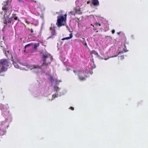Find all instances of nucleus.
<instances>
[{"mask_svg": "<svg viewBox=\"0 0 148 148\" xmlns=\"http://www.w3.org/2000/svg\"><path fill=\"white\" fill-rule=\"evenodd\" d=\"M42 60L43 63L42 64L40 65H33L32 66L33 68L31 69L35 73H38V70L40 69L42 72L48 75L49 74V72L48 71V72H47L45 69H47L48 65L50 64L51 62L53 60V58L50 54H43Z\"/></svg>", "mask_w": 148, "mask_h": 148, "instance_id": "obj_1", "label": "nucleus"}, {"mask_svg": "<svg viewBox=\"0 0 148 148\" xmlns=\"http://www.w3.org/2000/svg\"><path fill=\"white\" fill-rule=\"evenodd\" d=\"M4 116L5 118V121H3L0 122V129L1 131L3 130L5 134L6 132L5 129L8 128L9 123L11 122L12 119L10 114H8V115H5Z\"/></svg>", "mask_w": 148, "mask_h": 148, "instance_id": "obj_2", "label": "nucleus"}, {"mask_svg": "<svg viewBox=\"0 0 148 148\" xmlns=\"http://www.w3.org/2000/svg\"><path fill=\"white\" fill-rule=\"evenodd\" d=\"M8 64V60L3 59L0 60V76L4 75V74L2 75L1 73L7 71Z\"/></svg>", "mask_w": 148, "mask_h": 148, "instance_id": "obj_3", "label": "nucleus"}, {"mask_svg": "<svg viewBox=\"0 0 148 148\" xmlns=\"http://www.w3.org/2000/svg\"><path fill=\"white\" fill-rule=\"evenodd\" d=\"M53 87L54 89L56 91V93L52 95L51 100H53L56 97H60L64 95L66 92V90H62L60 88L56 85H54Z\"/></svg>", "mask_w": 148, "mask_h": 148, "instance_id": "obj_4", "label": "nucleus"}, {"mask_svg": "<svg viewBox=\"0 0 148 148\" xmlns=\"http://www.w3.org/2000/svg\"><path fill=\"white\" fill-rule=\"evenodd\" d=\"M12 0H7L5 2H3L2 3L4 6L2 7V9L5 10V13L4 14L3 18H5L8 17V18L9 15H10L11 13V10H10L8 8V3L10 2H11Z\"/></svg>", "mask_w": 148, "mask_h": 148, "instance_id": "obj_5", "label": "nucleus"}, {"mask_svg": "<svg viewBox=\"0 0 148 148\" xmlns=\"http://www.w3.org/2000/svg\"><path fill=\"white\" fill-rule=\"evenodd\" d=\"M73 72L75 73H77L79 79L81 81H84L85 80L86 77V74L88 73V71L85 70H80L76 71L73 70Z\"/></svg>", "mask_w": 148, "mask_h": 148, "instance_id": "obj_6", "label": "nucleus"}, {"mask_svg": "<svg viewBox=\"0 0 148 148\" xmlns=\"http://www.w3.org/2000/svg\"><path fill=\"white\" fill-rule=\"evenodd\" d=\"M64 16L65 17V18H64L63 15L60 16H58L57 17L58 20L56 24L58 27H60L63 25H64L62 24V22L65 21L66 16V14H65Z\"/></svg>", "mask_w": 148, "mask_h": 148, "instance_id": "obj_7", "label": "nucleus"}, {"mask_svg": "<svg viewBox=\"0 0 148 148\" xmlns=\"http://www.w3.org/2000/svg\"><path fill=\"white\" fill-rule=\"evenodd\" d=\"M0 109L2 111V114L3 116L8 115V114H9V111L7 108L1 104H0Z\"/></svg>", "mask_w": 148, "mask_h": 148, "instance_id": "obj_8", "label": "nucleus"}, {"mask_svg": "<svg viewBox=\"0 0 148 148\" xmlns=\"http://www.w3.org/2000/svg\"><path fill=\"white\" fill-rule=\"evenodd\" d=\"M69 13L70 14V15H75V14H82V12L81 10V8H75L73 11L69 12Z\"/></svg>", "mask_w": 148, "mask_h": 148, "instance_id": "obj_9", "label": "nucleus"}, {"mask_svg": "<svg viewBox=\"0 0 148 148\" xmlns=\"http://www.w3.org/2000/svg\"><path fill=\"white\" fill-rule=\"evenodd\" d=\"M49 80L51 83V86L54 84H58L59 82H61V81L58 80L54 78L52 76H50L49 78Z\"/></svg>", "mask_w": 148, "mask_h": 148, "instance_id": "obj_10", "label": "nucleus"}, {"mask_svg": "<svg viewBox=\"0 0 148 148\" xmlns=\"http://www.w3.org/2000/svg\"><path fill=\"white\" fill-rule=\"evenodd\" d=\"M50 29L51 31V36H49L48 38L50 39L53 38V36L56 35V33L55 32L54 24H51V27H50Z\"/></svg>", "mask_w": 148, "mask_h": 148, "instance_id": "obj_11", "label": "nucleus"}, {"mask_svg": "<svg viewBox=\"0 0 148 148\" xmlns=\"http://www.w3.org/2000/svg\"><path fill=\"white\" fill-rule=\"evenodd\" d=\"M4 23L5 24V25H4V28H5V27H6V25L8 23H11V22L13 20V19L12 16L10 18L9 17L8 18V17H7L4 18Z\"/></svg>", "mask_w": 148, "mask_h": 148, "instance_id": "obj_12", "label": "nucleus"}, {"mask_svg": "<svg viewBox=\"0 0 148 148\" xmlns=\"http://www.w3.org/2000/svg\"><path fill=\"white\" fill-rule=\"evenodd\" d=\"M99 5V1L98 0H92V2L90 5L92 8H94L95 6H98Z\"/></svg>", "mask_w": 148, "mask_h": 148, "instance_id": "obj_13", "label": "nucleus"}, {"mask_svg": "<svg viewBox=\"0 0 148 148\" xmlns=\"http://www.w3.org/2000/svg\"><path fill=\"white\" fill-rule=\"evenodd\" d=\"M82 0L78 1L77 0L75 1V4L76 7V8H80V7L83 4H82Z\"/></svg>", "mask_w": 148, "mask_h": 148, "instance_id": "obj_14", "label": "nucleus"}, {"mask_svg": "<svg viewBox=\"0 0 148 148\" xmlns=\"http://www.w3.org/2000/svg\"><path fill=\"white\" fill-rule=\"evenodd\" d=\"M73 37V35L72 33H71L70 34V36L69 37H66V38H62L61 40H69V39L71 38H72Z\"/></svg>", "mask_w": 148, "mask_h": 148, "instance_id": "obj_15", "label": "nucleus"}, {"mask_svg": "<svg viewBox=\"0 0 148 148\" xmlns=\"http://www.w3.org/2000/svg\"><path fill=\"white\" fill-rule=\"evenodd\" d=\"M64 56L65 55H64L63 54H62V53L60 52V60L63 62H64L65 59V57Z\"/></svg>", "mask_w": 148, "mask_h": 148, "instance_id": "obj_16", "label": "nucleus"}, {"mask_svg": "<svg viewBox=\"0 0 148 148\" xmlns=\"http://www.w3.org/2000/svg\"><path fill=\"white\" fill-rule=\"evenodd\" d=\"M16 14H13L12 15V16L13 18V19H14V20H18V21H20L18 19V18L17 16H16Z\"/></svg>", "mask_w": 148, "mask_h": 148, "instance_id": "obj_17", "label": "nucleus"}, {"mask_svg": "<svg viewBox=\"0 0 148 148\" xmlns=\"http://www.w3.org/2000/svg\"><path fill=\"white\" fill-rule=\"evenodd\" d=\"M92 54H94L95 55L97 56V57L101 58V57L99 55L98 53L95 50H92Z\"/></svg>", "mask_w": 148, "mask_h": 148, "instance_id": "obj_18", "label": "nucleus"}, {"mask_svg": "<svg viewBox=\"0 0 148 148\" xmlns=\"http://www.w3.org/2000/svg\"><path fill=\"white\" fill-rule=\"evenodd\" d=\"M13 64L15 67L17 69L19 68V66L16 62L13 61Z\"/></svg>", "mask_w": 148, "mask_h": 148, "instance_id": "obj_19", "label": "nucleus"}, {"mask_svg": "<svg viewBox=\"0 0 148 148\" xmlns=\"http://www.w3.org/2000/svg\"><path fill=\"white\" fill-rule=\"evenodd\" d=\"M82 42L83 44L84 45L87 47V44L86 42V40L84 38H82Z\"/></svg>", "mask_w": 148, "mask_h": 148, "instance_id": "obj_20", "label": "nucleus"}, {"mask_svg": "<svg viewBox=\"0 0 148 148\" xmlns=\"http://www.w3.org/2000/svg\"><path fill=\"white\" fill-rule=\"evenodd\" d=\"M39 45V43L38 42V43H36L34 45V49H36L38 47Z\"/></svg>", "mask_w": 148, "mask_h": 148, "instance_id": "obj_21", "label": "nucleus"}, {"mask_svg": "<svg viewBox=\"0 0 148 148\" xmlns=\"http://www.w3.org/2000/svg\"><path fill=\"white\" fill-rule=\"evenodd\" d=\"M4 134H5V132L3 130L1 131V130L0 129V136H3Z\"/></svg>", "mask_w": 148, "mask_h": 148, "instance_id": "obj_22", "label": "nucleus"}, {"mask_svg": "<svg viewBox=\"0 0 148 148\" xmlns=\"http://www.w3.org/2000/svg\"><path fill=\"white\" fill-rule=\"evenodd\" d=\"M32 43H30V44H28L26 45H25V49H26V48L27 47H29L31 45H32Z\"/></svg>", "mask_w": 148, "mask_h": 148, "instance_id": "obj_23", "label": "nucleus"}, {"mask_svg": "<svg viewBox=\"0 0 148 148\" xmlns=\"http://www.w3.org/2000/svg\"><path fill=\"white\" fill-rule=\"evenodd\" d=\"M90 66H90V67H92V69L95 68V66H94V64L93 63H91L90 64Z\"/></svg>", "mask_w": 148, "mask_h": 148, "instance_id": "obj_24", "label": "nucleus"}, {"mask_svg": "<svg viewBox=\"0 0 148 148\" xmlns=\"http://www.w3.org/2000/svg\"><path fill=\"white\" fill-rule=\"evenodd\" d=\"M37 92H35V96H36V97L39 96L40 95V92H39L38 93V94H37Z\"/></svg>", "mask_w": 148, "mask_h": 148, "instance_id": "obj_25", "label": "nucleus"}, {"mask_svg": "<svg viewBox=\"0 0 148 148\" xmlns=\"http://www.w3.org/2000/svg\"><path fill=\"white\" fill-rule=\"evenodd\" d=\"M95 25H96L97 26L98 25H99V26H101V24L99 23H95Z\"/></svg>", "mask_w": 148, "mask_h": 148, "instance_id": "obj_26", "label": "nucleus"}, {"mask_svg": "<svg viewBox=\"0 0 148 148\" xmlns=\"http://www.w3.org/2000/svg\"><path fill=\"white\" fill-rule=\"evenodd\" d=\"M121 53V51H119V53H117V55H114V56H112V57H116L117 55L120 53Z\"/></svg>", "mask_w": 148, "mask_h": 148, "instance_id": "obj_27", "label": "nucleus"}, {"mask_svg": "<svg viewBox=\"0 0 148 148\" xmlns=\"http://www.w3.org/2000/svg\"><path fill=\"white\" fill-rule=\"evenodd\" d=\"M3 42H0V47H3L2 46V43Z\"/></svg>", "mask_w": 148, "mask_h": 148, "instance_id": "obj_28", "label": "nucleus"}, {"mask_svg": "<svg viewBox=\"0 0 148 148\" xmlns=\"http://www.w3.org/2000/svg\"><path fill=\"white\" fill-rule=\"evenodd\" d=\"M88 73H89L90 74H92L93 73V72H92V71H88Z\"/></svg>", "mask_w": 148, "mask_h": 148, "instance_id": "obj_29", "label": "nucleus"}, {"mask_svg": "<svg viewBox=\"0 0 148 148\" xmlns=\"http://www.w3.org/2000/svg\"><path fill=\"white\" fill-rule=\"evenodd\" d=\"M115 31L114 29H113L112 31V34H114L115 33Z\"/></svg>", "mask_w": 148, "mask_h": 148, "instance_id": "obj_30", "label": "nucleus"}, {"mask_svg": "<svg viewBox=\"0 0 148 148\" xmlns=\"http://www.w3.org/2000/svg\"><path fill=\"white\" fill-rule=\"evenodd\" d=\"M101 58L102 59H103L105 60H107L108 59H109V58H101H101Z\"/></svg>", "mask_w": 148, "mask_h": 148, "instance_id": "obj_31", "label": "nucleus"}, {"mask_svg": "<svg viewBox=\"0 0 148 148\" xmlns=\"http://www.w3.org/2000/svg\"><path fill=\"white\" fill-rule=\"evenodd\" d=\"M3 52H4V53H5V56L6 57H7V53H6V51H3Z\"/></svg>", "mask_w": 148, "mask_h": 148, "instance_id": "obj_32", "label": "nucleus"}, {"mask_svg": "<svg viewBox=\"0 0 148 148\" xmlns=\"http://www.w3.org/2000/svg\"><path fill=\"white\" fill-rule=\"evenodd\" d=\"M34 32V31L33 30V29H31V30H30V32L31 33H33Z\"/></svg>", "mask_w": 148, "mask_h": 148, "instance_id": "obj_33", "label": "nucleus"}, {"mask_svg": "<svg viewBox=\"0 0 148 148\" xmlns=\"http://www.w3.org/2000/svg\"><path fill=\"white\" fill-rule=\"evenodd\" d=\"M124 58V56H121V57H120V59H123Z\"/></svg>", "mask_w": 148, "mask_h": 148, "instance_id": "obj_34", "label": "nucleus"}, {"mask_svg": "<svg viewBox=\"0 0 148 148\" xmlns=\"http://www.w3.org/2000/svg\"><path fill=\"white\" fill-rule=\"evenodd\" d=\"M66 27H67V29L69 30V31L70 32V31H69V29H70V28L68 26H66Z\"/></svg>", "mask_w": 148, "mask_h": 148, "instance_id": "obj_35", "label": "nucleus"}, {"mask_svg": "<svg viewBox=\"0 0 148 148\" xmlns=\"http://www.w3.org/2000/svg\"><path fill=\"white\" fill-rule=\"evenodd\" d=\"M70 108L71 110H74V108H73V107H71Z\"/></svg>", "mask_w": 148, "mask_h": 148, "instance_id": "obj_36", "label": "nucleus"}, {"mask_svg": "<svg viewBox=\"0 0 148 148\" xmlns=\"http://www.w3.org/2000/svg\"><path fill=\"white\" fill-rule=\"evenodd\" d=\"M96 29H97V28H93V30H94V31H95V30H96Z\"/></svg>", "mask_w": 148, "mask_h": 148, "instance_id": "obj_37", "label": "nucleus"}, {"mask_svg": "<svg viewBox=\"0 0 148 148\" xmlns=\"http://www.w3.org/2000/svg\"><path fill=\"white\" fill-rule=\"evenodd\" d=\"M60 44H61V45H62V42H63L62 41H60Z\"/></svg>", "mask_w": 148, "mask_h": 148, "instance_id": "obj_38", "label": "nucleus"}, {"mask_svg": "<svg viewBox=\"0 0 148 148\" xmlns=\"http://www.w3.org/2000/svg\"><path fill=\"white\" fill-rule=\"evenodd\" d=\"M90 3V1H88L87 2V3L88 4Z\"/></svg>", "mask_w": 148, "mask_h": 148, "instance_id": "obj_39", "label": "nucleus"}, {"mask_svg": "<svg viewBox=\"0 0 148 148\" xmlns=\"http://www.w3.org/2000/svg\"><path fill=\"white\" fill-rule=\"evenodd\" d=\"M26 22L27 23H30V22H29L28 21H26Z\"/></svg>", "mask_w": 148, "mask_h": 148, "instance_id": "obj_40", "label": "nucleus"}, {"mask_svg": "<svg viewBox=\"0 0 148 148\" xmlns=\"http://www.w3.org/2000/svg\"><path fill=\"white\" fill-rule=\"evenodd\" d=\"M18 1H20V2H21V1H22V2H23V1H21V0H18Z\"/></svg>", "mask_w": 148, "mask_h": 148, "instance_id": "obj_41", "label": "nucleus"}, {"mask_svg": "<svg viewBox=\"0 0 148 148\" xmlns=\"http://www.w3.org/2000/svg\"><path fill=\"white\" fill-rule=\"evenodd\" d=\"M123 50L124 51V52H127V51H125V49H124Z\"/></svg>", "mask_w": 148, "mask_h": 148, "instance_id": "obj_42", "label": "nucleus"}, {"mask_svg": "<svg viewBox=\"0 0 148 148\" xmlns=\"http://www.w3.org/2000/svg\"><path fill=\"white\" fill-rule=\"evenodd\" d=\"M82 1V2H83V1ZM82 4H83V5H85V3H84V4H83H83H82Z\"/></svg>", "mask_w": 148, "mask_h": 148, "instance_id": "obj_43", "label": "nucleus"}, {"mask_svg": "<svg viewBox=\"0 0 148 148\" xmlns=\"http://www.w3.org/2000/svg\"><path fill=\"white\" fill-rule=\"evenodd\" d=\"M120 32H118V33H117V34H119H119H120Z\"/></svg>", "mask_w": 148, "mask_h": 148, "instance_id": "obj_44", "label": "nucleus"}, {"mask_svg": "<svg viewBox=\"0 0 148 148\" xmlns=\"http://www.w3.org/2000/svg\"><path fill=\"white\" fill-rule=\"evenodd\" d=\"M92 25V26L93 27H94V25Z\"/></svg>", "mask_w": 148, "mask_h": 148, "instance_id": "obj_45", "label": "nucleus"}, {"mask_svg": "<svg viewBox=\"0 0 148 148\" xmlns=\"http://www.w3.org/2000/svg\"><path fill=\"white\" fill-rule=\"evenodd\" d=\"M132 38H133V35H132Z\"/></svg>", "mask_w": 148, "mask_h": 148, "instance_id": "obj_46", "label": "nucleus"}, {"mask_svg": "<svg viewBox=\"0 0 148 148\" xmlns=\"http://www.w3.org/2000/svg\"><path fill=\"white\" fill-rule=\"evenodd\" d=\"M2 13H3V12H2V13H1V14H2Z\"/></svg>", "mask_w": 148, "mask_h": 148, "instance_id": "obj_47", "label": "nucleus"}, {"mask_svg": "<svg viewBox=\"0 0 148 148\" xmlns=\"http://www.w3.org/2000/svg\"><path fill=\"white\" fill-rule=\"evenodd\" d=\"M2 30H3V29Z\"/></svg>", "mask_w": 148, "mask_h": 148, "instance_id": "obj_48", "label": "nucleus"}, {"mask_svg": "<svg viewBox=\"0 0 148 148\" xmlns=\"http://www.w3.org/2000/svg\"><path fill=\"white\" fill-rule=\"evenodd\" d=\"M0 39H1V38L0 37Z\"/></svg>", "mask_w": 148, "mask_h": 148, "instance_id": "obj_49", "label": "nucleus"}]
</instances>
